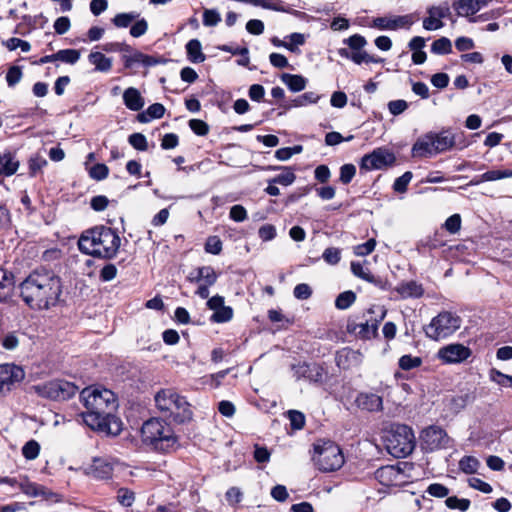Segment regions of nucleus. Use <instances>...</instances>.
<instances>
[{"instance_id": "nucleus-28", "label": "nucleus", "mask_w": 512, "mask_h": 512, "mask_svg": "<svg viewBox=\"0 0 512 512\" xmlns=\"http://www.w3.org/2000/svg\"><path fill=\"white\" fill-rule=\"evenodd\" d=\"M280 78L292 92H300L304 90L307 85V79L302 75L283 73Z\"/></svg>"}, {"instance_id": "nucleus-62", "label": "nucleus", "mask_w": 512, "mask_h": 512, "mask_svg": "<svg viewBox=\"0 0 512 512\" xmlns=\"http://www.w3.org/2000/svg\"><path fill=\"white\" fill-rule=\"evenodd\" d=\"M387 107L393 116H398L408 108V103L402 99L392 100L388 102Z\"/></svg>"}, {"instance_id": "nucleus-4", "label": "nucleus", "mask_w": 512, "mask_h": 512, "mask_svg": "<svg viewBox=\"0 0 512 512\" xmlns=\"http://www.w3.org/2000/svg\"><path fill=\"white\" fill-rule=\"evenodd\" d=\"M141 437L145 445L158 452H171L179 445L178 437L171 425L157 417L143 423Z\"/></svg>"}, {"instance_id": "nucleus-45", "label": "nucleus", "mask_w": 512, "mask_h": 512, "mask_svg": "<svg viewBox=\"0 0 512 512\" xmlns=\"http://www.w3.org/2000/svg\"><path fill=\"white\" fill-rule=\"evenodd\" d=\"M422 364V359L420 357L412 356V355H403L399 359V367L403 370H411L419 367Z\"/></svg>"}, {"instance_id": "nucleus-18", "label": "nucleus", "mask_w": 512, "mask_h": 512, "mask_svg": "<svg viewBox=\"0 0 512 512\" xmlns=\"http://www.w3.org/2000/svg\"><path fill=\"white\" fill-rule=\"evenodd\" d=\"M438 154L431 132L419 137L412 147V156L418 158H429Z\"/></svg>"}, {"instance_id": "nucleus-14", "label": "nucleus", "mask_w": 512, "mask_h": 512, "mask_svg": "<svg viewBox=\"0 0 512 512\" xmlns=\"http://www.w3.org/2000/svg\"><path fill=\"white\" fill-rule=\"evenodd\" d=\"M375 478L384 486H401L405 483L404 472L397 466H382L375 472Z\"/></svg>"}, {"instance_id": "nucleus-55", "label": "nucleus", "mask_w": 512, "mask_h": 512, "mask_svg": "<svg viewBox=\"0 0 512 512\" xmlns=\"http://www.w3.org/2000/svg\"><path fill=\"white\" fill-rule=\"evenodd\" d=\"M375 246L376 240L374 238H371L365 243L356 245L354 247V254L357 256H367L374 251Z\"/></svg>"}, {"instance_id": "nucleus-22", "label": "nucleus", "mask_w": 512, "mask_h": 512, "mask_svg": "<svg viewBox=\"0 0 512 512\" xmlns=\"http://www.w3.org/2000/svg\"><path fill=\"white\" fill-rule=\"evenodd\" d=\"M113 465L108 458H95L90 466V474L96 479H109L113 474Z\"/></svg>"}, {"instance_id": "nucleus-26", "label": "nucleus", "mask_w": 512, "mask_h": 512, "mask_svg": "<svg viewBox=\"0 0 512 512\" xmlns=\"http://www.w3.org/2000/svg\"><path fill=\"white\" fill-rule=\"evenodd\" d=\"M88 61L98 72L107 73L112 68V59L98 51H92L88 55Z\"/></svg>"}, {"instance_id": "nucleus-40", "label": "nucleus", "mask_w": 512, "mask_h": 512, "mask_svg": "<svg viewBox=\"0 0 512 512\" xmlns=\"http://www.w3.org/2000/svg\"><path fill=\"white\" fill-rule=\"evenodd\" d=\"M233 318V309L229 306L223 305L219 310H216L212 316L211 321L215 323H225Z\"/></svg>"}, {"instance_id": "nucleus-2", "label": "nucleus", "mask_w": 512, "mask_h": 512, "mask_svg": "<svg viewBox=\"0 0 512 512\" xmlns=\"http://www.w3.org/2000/svg\"><path fill=\"white\" fill-rule=\"evenodd\" d=\"M80 398L86 408L81 418L88 427L106 433L119 432L114 416L118 402L113 391L102 387H87L81 391Z\"/></svg>"}, {"instance_id": "nucleus-11", "label": "nucleus", "mask_w": 512, "mask_h": 512, "mask_svg": "<svg viewBox=\"0 0 512 512\" xmlns=\"http://www.w3.org/2000/svg\"><path fill=\"white\" fill-rule=\"evenodd\" d=\"M395 160L392 152L378 148L362 157L360 168L367 171L380 170L393 165Z\"/></svg>"}, {"instance_id": "nucleus-23", "label": "nucleus", "mask_w": 512, "mask_h": 512, "mask_svg": "<svg viewBox=\"0 0 512 512\" xmlns=\"http://www.w3.org/2000/svg\"><path fill=\"white\" fill-rule=\"evenodd\" d=\"M218 275L214 268L211 266L199 267L196 273H190L188 280L190 282H203V284L214 285L217 281Z\"/></svg>"}, {"instance_id": "nucleus-37", "label": "nucleus", "mask_w": 512, "mask_h": 512, "mask_svg": "<svg viewBox=\"0 0 512 512\" xmlns=\"http://www.w3.org/2000/svg\"><path fill=\"white\" fill-rule=\"evenodd\" d=\"M474 400V397L469 393L457 395L450 400V409L454 412H459L466 405Z\"/></svg>"}, {"instance_id": "nucleus-53", "label": "nucleus", "mask_w": 512, "mask_h": 512, "mask_svg": "<svg viewBox=\"0 0 512 512\" xmlns=\"http://www.w3.org/2000/svg\"><path fill=\"white\" fill-rule=\"evenodd\" d=\"M356 174V167L353 164H344L340 168L339 180L343 184H349Z\"/></svg>"}, {"instance_id": "nucleus-61", "label": "nucleus", "mask_w": 512, "mask_h": 512, "mask_svg": "<svg viewBox=\"0 0 512 512\" xmlns=\"http://www.w3.org/2000/svg\"><path fill=\"white\" fill-rule=\"evenodd\" d=\"M6 47L11 51L20 48L22 52H29L31 49L29 42L15 37L7 40Z\"/></svg>"}, {"instance_id": "nucleus-24", "label": "nucleus", "mask_w": 512, "mask_h": 512, "mask_svg": "<svg viewBox=\"0 0 512 512\" xmlns=\"http://www.w3.org/2000/svg\"><path fill=\"white\" fill-rule=\"evenodd\" d=\"M125 106L132 111H139L144 107V98L138 89L134 87L127 88L123 93Z\"/></svg>"}, {"instance_id": "nucleus-57", "label": "nucleus", "mask_w": 512, "mask_h": 512, "mask_svg": "<svg viewBox=\"0 0 512 512\" xmlns=\"http://www.w3.org/2000/svg\"><path fill=\"white\" fill-rule=\"evenodd\" d=\"M412 179V173L410 171L405 172L402 176L398 177L393 184L394 191L403 193L407 190V186Z\"/></svg>"}, {"instance_id": "nucleus-59", "label": "nucleus", "mask_w": 512, "mask_h": 512, "mask_svg": "<svg viewBox=\"0 0 512 512\" xmlns=\"http://www.w3.org/2000/svg\"><path fill=\"white\" fill-rule=\"evenodd\" d=\"M190 129L199 136H205L209 132V126L206 122L200 119H191L189 121Z\"/></svg>"}, {"instance_id": "nucleus-6", "label": "nucleus", "mask_w": 512, "mask_h": 512, "mask_svg": "<svg viewBox=\"0 0 512 512\" xmlns=\"http://www.w3.org/2000/svg\"><path fill=\"white\" fill-rule=\"evenodd\" d=\"M384 443L389 454L396 458H403L413 452L415 436L409 426L396 424L386 431Z\"/></svg>"}, {"instance_id": "nucleus-12", "label": "nucleus", "mask_w": 512, "mask_h": 512, "mask_svg": "<svg viewBox=\"0 0 512 512\" xmlns=\"http://www.w3.org/2000/svg\"><path fill=\"white\" fill-rule=\"evenodd\" d=\"M25 377L24 370L14 364L0 365V396L10 392Z\"/></svg>"}, {"instance_id": "nucleus-52", "label": "nucleus", "mask_w": 512, "mask_h": 512, "mask_svg": "<svg viewBox=\"0 0 512 512\" xmlns=\"http://www.w3.org/2000/svg\"><path fill=\"white\" fill-rule=\"evenodd\" d=\"M109 173L108 167L103 163H97L92 166L89 170V175L91 178L100 181L107 178Z\"/></svg>"}, {"instance_id": "nucleus-25", "label": "nucleus", "mask_w": 512, "mask_h": 512, "mask_svg": "<svg viewBox=\"0 0 512 512\" xmlns=\"http://www.w3.org/2000/svg\"><path fill=\"white\" fill-rule=\"evenodd\" d=\"M19 168L17 161L10 152L0 155V177H9L16 173Z\"/></svg>"}, {"instance_id": "nucleus-31", "label": "nucleus", "mask_w": 512, "mask_h": 512, "mask_svg": "<svg viewBox=\"0 0 512 512\" xmlns=\"http://www.w3.org/2000/svg\"><path fill=\"white\" fill-rule=\"evenodd\" d=\"M340 54L342 56H346V57L350 58L356 64H361V63H378L379 62L378 59L374 58L373 56H370L365 51H361V49L353 51L350 56L348 55V53H347V51L345 49H341L340 50Z\"/></svg>"}, {"instance_id": "nucleus-15", "label": "nucleus", "mask_w": 512, "mask_h": 512, "mask_svg": "<svg viewBox=\"0 0 512 512\" xmlns=\"http://www.w3.org/2000/svg\"><path fill=\"white\" fill-rule=\"evenodd\" d=\"M413 24L412 15L395 16L393 18L377 17L373 20L371 27L379 30H398L401 28H410Z\"/></svg>"}, {"instance_id": "nucleus-30", "label": "nucleus", "mask_w": 512, "mask_h": 512, "mask_svg": "<svg viewBox=\"0 0 512 512\" xmlns=\"http://www.w3.org/2000/svg\"><path fill=\"white\" fill-rule=\"evenodd\" d=\"M187 58L192 63H202L205 61L206 56L202 52V45L198 39H191L186 44Z\"/></svg>"}, {"instance_id": "nucleus-27", "label": "nucleus", "mask_w": 512, "mask_h": 512, "mask_svg": "<svg viewBox=\"0 0 512 512\" xmlns=\"http://www.w3.org/2000/svg\"><path fill=\"white\" fill-rule=\"evenodd\" d=\"M396 290L403 298H419L424 293L422 285L416 281L401 283Z\"/></svg>"}, {"instance_id": "nucleus-47", "label": "nucleus", "mask_w": 512, "mask_h": 512, "mask_svg": "<svg viewBox=\"0 0 512 512\" xmlns=\"http://www.w3.org/2000/svg\"><path fill=\"white\" fill-rule=\"evenodd\" d=\"M23 77V72L20 66H11L6 73V81L9 87H14L18 84Z\"/></svg>"}, {"instance_id": "nucleus-60", "label": "nucleus", "mask_w": 512, "mask_h": 512, "mask_svg": "<svg viewBox=\"0 0 512 512\" xmlns=\"http://www.w3.org/2000/svg\"><path fill=\"white\" fill-rule=\"evenodd\" d=\"M322 257L328 264L336 265L341 259V251L339 248L330 247L325 249Z\"/></svg>"}, {"instance_id": "nucleus-64", "label": "nucleus", "mask_w": 512, "mask_h": 512, "mask_svg": "<svg viewBox=\"0 0 512 512\" xmlns=\"http://www.w3.org/2000/svg\"><path fill=\"white\" fill-rule=\"evenodd\" d=\"M148 30L147 21L142 18L140 20L135 21V23L130 28V35L132 37L138 38L143 36Z\"/></svg>"}, {"instance_id": "nucleus-35", "label": "nucleus", "mask_w": 512, "mask_h": 512, "mask_svg": "<svg viewBox=\"0 0 512 512\" xmlns=\"http://www.w3.org/2000/svg\"><path fill=\"white\" fill-rule=\"evenodd\" d=\"M352 273L369 283L375 282V277L371 274L368 268L364 267L360 262H351Z\"/></svg>"}, {"instance_id": "nucleus-19", "label": "nucleus", "mask_w": 512, "mask_h": 512, "mask_svg": "<svg viewBox=\"0 0 512 512\" xmlns=\"http://www.w3.org/2000/svg\"><path fill=\"white\" fill-rule=\"evenodd\" d=\"M355 403L358 408L369 412H378L383 409L382 397L374 393H359L356 397Z\"/></svg>"}, {"instance_id": "nucleus-51", "label": "nucleus", "mask_w": 512, "mask_h": 512, "mask_svg": "<svg viewBox=\"0 0 512 512\" xmlns=\"http://www.w3.org/2000/svg\"><path fill=\"white\" fill-rule=\"evenodd\" d=\"M443 227L451 234H456L461 229V216L459 214H453L448 217Z\"/></svg>"}, {"instance_id": "nucleus-39", "label": "nucleus", "mask_w": 512, "mask_h": 512, "mask_svg": "<svg viewBox=\"0 0 512 512\" xmlns=\"http://www.w3.org/2000/svg\"><path fill=\"white\" fill-rule=\"evenodd\" d=\"M80 59V52L76 49H62L57 52V60L67 63L75 64Z\"/></svg>"}, {"instance_id": "nucleus-5", "label": "nucleus", "mask_w": 512, "mask_h": 512, "mask_svg": "<svg viewBox=\"0 0 512 512\" xmlns=\"http://www.w3.org/2000/svg\"><path fill=\"white\" fill-rule=\"evenodd\" d=\"M157 409L164 417L172 419L176 423H184L192 419L191 406L184 396L175 390L161 389L154 396Z\"/></svg>"}, {"instance_id": "nucleus-10", "label": "nucleus", "mask_w": 512, "mask_h": 512, "mask_svg": "<svg viewBox=\"0 0 512 512\" xmlns=\"http://www.w3.org/2000/svg\"><path fill=\"white\" fill-rule=\"evenodd\" d=\"M421 446L425 451L447 449L451 446V438L446 431L436 425L425 428L420 435Z\"/></svg>"}, {"instance_id": "nucleus-41", "label": "nucleus", "mask_w": 512, "mask_h": 512, "mask_svg": "<svg viewBox=\"0 0 512 512\" xmlns=\"http://www.w3.org/2000/svg\"><path fill=\"white\" fill-rule=\"evenodd\" d=\"M510 177H512V169L490 170L481 174V180H486V182L496 181Z\"/></svg>"}, {"instance_id": "nucleus-8", "label": "nucleus", "mask_w": 512, "mask_h": 512, "mask_svg": "<svg viewBox=\"0 0 512 512\" xmlns=\"http://www.w3.org/2000/svg\"><path fill=\"white\" fill-rule=\"evenodd\" d=\"M461 323L462 320L457 314L442 311L432 318L424 332L428 338L439 341L454 334L461 327Z\"/></svg>"}, {"instance_id": "nucleus-9", "label": "nucleus", "mask_w": 512, "mask_h": 512, "mask_svg": "<svg viewBox=\"0 0 512 512\" xmlns=\"http://www.w3.org/2000/svg\"><path fill=\"white\" fill-rule=\"evenodd\" d=\"M32 389L40 397L55 401H64L73 397L79 388L72 382L56 379L35 385Z\"/></svg>"}, {"instance_id": "nucleus-63", "label": "nucleus", "mask_w": 512, "mask_h": 512, "mask_svg": "<svg viewBox=\"0 0 512 512\" xmlns=\"http://www.w3.org/2000/svg\"><path fill=\"white\" fill-rule=\"evenodd\" d=\"M289 420L293 429H302L305 425V417L304 414L296 411L290 410L288 412Z\"/></svg>"}, {"instance_id": "nucleus-17", "label": "nucleus", "mask_w": 512, "mask_h": 512, "mask_svg": "<svg viewBox=\"0 0 512 512\" xmlns=\"http://www.w3.org/2000/svg\"><path fill=\"white\" fill-rule=\"evenodd\" d=\"M335 362L340 369L348 370L361 364L362 354L357 350L345 347L336 353Z\"/></svg>"}, {"instance_id": "nucleus-49", "label": "nucleus", "mask_w": 512, "mask_h": 512, "mask_svg": "<svg viewBox=\"0 0 512 512\" xmlns=\"http://www.w3.org/2000/svg\"><path fill=\"white\" fill-rule=\"evenodd\" d=\"M129 144L139 151H146L148 143L146 137L142 133H133L128 138Z\"/></svg>"}, {"instance_id": "nucleus-20", "label": "nucleus", "mask_w": 512, "mask_h": 512, "mask_svg": "<svg viewBox=\"0 0 512 512\" xmlns=\"http://www.w3.org/2000/svg\"><path fill=\"white\" fill-rule=\"evenodd\" d=\"M431 134L438 154L457 146V138L459 135H456L449 130H443L439 133L431 132Z\"/></svg>"}, {"instance_id": "nucleus-36", "label": "nucleus", "mask_w": 512, "mask_h": 512, "mask_svg": "<svg viewBox=\"0 0 512 512\" xmlns=\"http://www.w3.org/2000/svg\"><path fill=\"white\" fill-rule=\"evenodd\" d=\"M356 300V295L353 291H345L340 293L336 300H335V306L338 309L345 310L349 308Z\"/></svg>"}, {"instance_id": "nucleus-3", "label": "nucleus", "mask_w": 512, "mask_h": 512, "mask_svg": "<svg viewBox=\"0 0 512 512\" xmlns=\"http://www.w3.org/2000/svg\"><path fill=\"white\" fill-rule=\"evenodd\" d=\"M120 244L119 234L104 225L84 231L78 240V247L82 253L106 260L117 255Z\"/></svg>"}, {"instance_id": "nucleus-42", "label": "nucleus", "mask_w": 512, "mask_h": 512, "mask_svg": "<svg viewBox=\"0 0 512 512\" xmlns=\"http://www.w3.org/2000/svg\"><path fill=\"white\" fill-rule=\"evenodd\" d=\"M14 284V276L12 273L0 267V302L5 299L2 291L10 289Z\"/></svg>"}, {"instance_id": "nucleus-29", "label": "nucleus", "mask_w": 512, "mask_h": 512, "mask_svg": "<svg viewBox=\"0 0 512 512\" xmlns=\"http://www.w3.org/2000/svg\"><path fill=\"white\" fill-rule=\"evenodd\" d=\"M267 170H283V173H281V174L275 176L273 179H271L270 183L280 184L283 186H289L296 179V175L291 167L268 166Z\"/></svg>"}, {"instance_id": "nucleus-50", "label": "nucleus", "mask_w": 512, "mask_h": 512, "mask_svg": "<svg viewBox=\"0 0 512 512\" xmlns=\"http://www.w3.org/2000/svg\"><path fill=\"white\" fill-rule=\"evenodd\" d=\"M47 160L39 155H35L29 159V174L34 177L43 167L47 165Z\"/></svg>"}, {"instance_id": "nucleus-1", "label": "nucleus", "mask_w": 512, "mask_h": 512, "mask_svg": "<svg viewBox=\"0 0 512 512\" xmlns=\"http://www.w3.org/2000/svg\"><path fill=\"white\" fill-rule=\"evenodd\" d=\"M61 294V278L44 267L31 271L19 284V296L32 310H48L56 306Z\"/></svg>"}, {"instance_id": "nucleus-13", "label": "nucleus", "mask_w": 512, "mask_h": 512, "mask_svg": "<svg viewBox=\"0 0 512 512\" xmlns=\"http://www.w3.org/2000/svg\"><path fill=\"white\" fill-rule=\"evenodd\" d=\"M470 355V348L460 343L446 345L438 351V358L447 364L463 362L469 358Z\"/></svg>"}, {"instance_id": "nucleus-21", "label": "nucleus", "mask_w": 512, "mask_h": 512, "mask_svg": "<svg viewBox=\"0 0 512 512\" xmlns=\"http://www.w3.org/2000/svg\"><path fill=\"white\" fill-rule=\"evenodd\" d=\"M487 3V0H457L453 3V8L459 16L469 18L485 7Z\"/></svg>"}, {"instance_id": "nucleus-43", "label": "nucleus", "mask_w": 512, "mask_h": 512, "mask_svg": "<svg viewBox=\"0 0 512 512\" xmlns=\"http://www.w3.org/2000/svg\"><path fill=\"white\" fill-rule=\"evenodd\" d=\"M446 506L450 509H458L465 512L470 507V500L466 498H458L456 496L448 497L445 501Z\"/></svg>"}, {"instance_id": "nucleus-7", "label": "nucleus", "mask_w": 512, "mask_h": 512, "mask_svg": "<svg viewBox=\"0 0 512 512\" xmlns=\"http://www.w3.org/2000/svg\"><path fill=\"white\" fill-rule=\"evenodd\" d=\"M313 461L323 472L340 469L344 464V456L340 447L330 440H318L314 444Z\"/></svg>"}, {"instance_id": "nucleus-33", "label": "nucleus", "mask_w": 512, "mask_h": 512, "mask_svg": "<svg viewBox=\"0 0 512 512\" xmlns=\"http://www.w3.org/2000/svg\"><path fill=\"white\" fill-rule=\"evenodd\" d=\"M245 3L273 11L286 12L280 0H245Z\"/></svg>"}, {"instance_id": "nucleus-54", "label": "nucleus", "mask_w": 512, "mask_h": 512, "mask_svg": "<svg viewBox=\"0 0 512 512\" xmlns=\"http://www.w3.org/2000/svg\"><path fill=\"white\" fill-rule=\"evenodd\" d=\"M205 251L207 253L218 255L222 251V241L218 236L208 237L205 243Z\"/></svg>"}, {"instance_id": "nucleus-44", "label": "nucleus", "mask_w": 512, "mask_h": 512, "mask_svg": "<svg viewBox=\"0 0 512 512\" xmlns=\"http://www.w3.org/2000/svg\"><path fill=\"white\" fill-rule=\"evenodd\" d=\"M40 445L35 440H30L22 447V454L27 460H34L38 457Z\"/></svg>"}, {"instance_id": "nucleus-32", "label": "nucleus", "mask_w": 512, "mask_h": 512, "mask_svg": "<svg viewBox=\"0 0 512 512\" xmlns=\"http://www.w3.org/2000/svg\"><path fill=\"white\" fill-rule=\"evenodd\" d=\"M139 17V13L137 12H129V13H119L114 16L112 19V23L118 28H127L129 27L137 18Z\"/></svg>"}, {"instance_id": "nucleus-58", "label": "nucleus", "mask_w": 512, "mask_h": 512, "mask_svg": "<svg viewBox=\"0 0 512 512\" xmlns=\"http://www.w3.org/2000/svg\"><path fill=\"white\" fill-rule=\"evenodd\" d=\"M221 21L220 14L214 9H205L203 24L208 27L216 26Z\"/></svg>"}, {"instance_id": "nucleus-38", "label": "nucleus", "mask_w": 512, "mask_h": 512, "mask_svg": "<svg viewBox=\"0 0 512 512\" xmlns=\"http://www.w3.org/2000/svg\"><path fill=\"white\" fill-rule=\"evenodd\" d=\"M431 51L439 55L449 54L452 51L451 41L446 37H441L432 43Z\"/></svg>"}, {"instance_id": "nucleus-34", "label": "nucleus", "mask_w": 512, "mask_h": 512, "mask_svg": "<svg viewBox=\"0 0 512 512\" xmlns=\"http://www.w3.org/2000/svg\"><path fill=\"white\" fill-rule=\"evenodd\" d=\"M479 466H480L479 460L473 456H464L459 461L460 470L466 474L476 473Z\"/></svg>"}, {"instance_id": "nucleus-46", "label": "nucleus", "mask_w": 512, "mask_h": 512, "mask_svg": "<svg viewBox=\"0 0 512 512\" xmlns=\"http://www.w3.org/2000/svg\"><path fill=\"white\" fill-rule=\"evenodd\" d=\"M117 501L125 507H130L135 501V494L128 488H120L117 491Z\"/></svg>"}, {"instance_id": "nucleus-48", "label": "nucleus", "mask_w": 512, "mask_h": 512, "mask_svg": "<svg viewBox=\"0 0 512 512\" xmlns=\"http://www.w3.org/2000/svg\"><path fill=\"white\" fill-rule=\"evenodd\" d=\"M490 380L502 387H510L512 376L506 375L499 370L491 369L489 373Z\"/></svg>"}, {"instance_id": "nucleus-56", "label": "nucleus", "mask_w": 512, "mask_h": 512, "mask_svg": "<svg viewBox=\"0 0 512 512\" xmlns=\"http://www.w3.org/2000/svg\"><path fill=\"white\" fill-rule=\"evenodd\" d=\"M320 99V95L314 93V92H306L300 96H298L295 100H294V106H305L307 104H314V103H317L318 100Z\"/></svg>"}, {"instance_id": "nucleus-16", "label": "nucleus", "mask_w": 512, "mask_h": 512, "mask_svg": "<svg viewBox=\"0 0 512 512\" xmlns=\"http://www.w3.org/2000/svg\"><path fill=\"white\" fill-rule=\"evenodd\" d=\"M293 371L297 380L305 379L310 382H321L324 375L323 369L317 364L302 363L294 365Z\"/></svg>"}]
</instances>
